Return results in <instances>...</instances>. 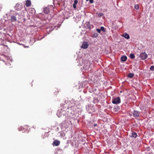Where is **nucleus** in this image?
<instances>
[{
  "label": "nucleus",
  "mask_w": 154,
  "mask_h": 154,
  "mask_svg": "<svg viewBox=\"0 0 154 154\" xmlns=\"http://www.w3.org/2000/svg\"><path fill=\"white\" fill-rule=\"evenodd\" d=\"M130 112L133 114V116L136 119H137L140 115V112L135 109H134L132 111H130Z\"/></svg>",
  "instance_id": "1"
},
{
  "label": "nucleus",
  "mask_w": 154,
  "mask_h": 154,
  "mask_svg": "<svg viewBox=\"0 0 154 154\" xmlns=\"http://www.w3.org/2000/svg\"><path fill=\"white\" fill-rule=\"evenodd\" d=\"M112 103L114 104H119L121 103L120 98L118 97H117L113 98L112 99Z\"/></svg>",
  "instance_id": "2"
},
{
  "label": "nucleus",
  "mask_w": 154,
  "mask_h": 154,
  "mask_svg": "<svg viewBox=\"0 0 154 154\" xmlns=\"http://www.w3.org/2000/svg\"><path fill=\"white\" fill-rule=\"evenodd\" d=\"M139 57L141 60H144L147 58L148 55L145 52H143L140 54Z\"/></svg>",
  "instance_id": "3"
},
{
  "label": "nucleus",
  "mask_w": 154,
  "mask_h": 154,
  "mask_svg": "<svg viewBox=\"0 0 154 154\" xmlns=\"http://www.w3.org/2000/svg\"><path fill=\"white\" fill-rule=\"evenodd\" d=\"M11 42H10V41L8 40V39H4L1 42V44L2 45L8 47V46L7 45L9 43H11Z\"/></svg>",
  "instance_id": "4"
},
{
  "label": "nucleus",
  "mask_w": 154,
  "mask_h": 154,
  "mask_svg": "<svg viewBox=\"0 0 154 154\" xmlns=\"http://www.w3.org/2000/svg\"><path fill=\"white\" fill-rule=\"evenodd\" d=\"M106 31L105 28L103 26H101L100 29H97V32L99 33L102 34Z\"/></svg>",
  "instance_id": "5"
},
{
  "label": "nucleus",
  "mask_w": 154,
  "mask_h": 154,
  "mask_svg": "<svg viewBox=\"0 0 154 154\" xmlns=\"http://www.w3.org/2000/svg\"><path fill=\"white\" fill-rule=\"evenodd\" d=\"M22 8V5L19 4H16L15 6V9L17 11H20Z\"/></svg>",
  "instance_id": "6"
},
{
  "label": "nucleus",
  "mask_w": 154,
  "mask_h": 154,
  "mask_svg": "<svg viewBox=\"0 0 154 154\" xmlns=\"http://www.w3.org/2000/svg\"><path fill=\"white\" fill-rule=\"evenodd\" d=\"M88 45L87 42H84L81 46V48L83 49H86L88 48Z\"/></svg>",
  "instance_id": "7"
},
{
  "label": "nucleus",
  "mask_w": 154,
  "mask_h": 154,
  "mask_svg": "<svg viewBox=\"0 0 154 154\" xmlns=\"http://www.w3.org/2000/svg\"><path fill=\"white\" fill-rule=\"evenodd\" d=\"M120 109V107L119 106L117 105H116L114 106L113 110L115 112H117L119 111V110Z\"/></svg>",
  "instance_id": "8"
},
{
  "label": "nucleus",
  "mask_w": 154,
  "mask_h": 154,
  "mask_svg": "<svg viewBox=\"0 0 154 154\" xmlns=\"http://www.w3.org/2000/svg\"><path fill=\"white\" fill-rule=\"evenodd\" d=\"M60 144V141L59 140H55L53 142V144L54 146H58Z\"/></svg>",
  "instance_id": "9"
},
{
  "label": "nucleus",
  "mask_w": 154,
  "mask_h": 154,
  "mask_svg": "<svg viewBox=\"0 0 154 154\" xmlns=\"http://www.w3.org/2000/svg\"><path fill=\"white\" fill-rule=\"evenodd\" d=\"M44 12L46 14H48L50 12L49 9L48 7H45L44 8Z\"/></svg>",
  "instance_id": "10"
},
{
  "label": "nucleus",
  "mask_w": 154,
  "mask_h": 154,
  "mask_svg": "<svg viewBox=\"0 0 154 154\" xmlns=\"http://www.w3.org/2000/svg\"><path fill=\"white\" fill-rule=\"evenodd\" d=\"M127 59V57L125 56H122L121 58V60L122 61H126Z\"/></svg>",
  "instance_id": "11"
},
{
  "label": "nucleus",
  "mask_w": 154,
  "mask_h": 154,
  "mask_svg": "<svg viewBox=\"0 0 154 154\" xmlns=\"http://www.w3.org/2000/svg\"><path fill=\"white\" fill-rule=\"evenodd\" d=\"M26 5L27 7H29L31 5V2L30 0H28L26 1Z\"/></svg>",
  "instance_id": "12"
},
{
  "label": "nucleus",
  "mask_w": 154,
  "mask_h": 154,
  "mask_svg": "<svg viewBox=\"0 0 154 154\" xmlns=\"http://www.w3.org/2000/svg\"><path fill=\"white\" fill-rule=\"evenodd\" d=\"M86 28L88 29H91L93 28V25H90L89 23H88L86 25Z\"/></svg>",
  "instance_id": "13"
},
{
  "label": "nucleus",
  "mask_w": 154,
  "mask_h": 154,
  "mask_svg": "<svg viewBox=\"0 0 154 154\" xmlns=\"http://www.w3.org/2000/svg\"><path fill=\"white\" fill-rule=\"evenodd\" d=\"M122 36L125 37V38H130L129 35L127 33H123L122 35Z\"/></svg>",
  "instance_id": "14"
},
{
  "label": "nucleus",
  "mask_w": 154,
  "mask_h": 154,
  "mask_svg": "<svg viewBox=\"0 0 154 154\" xmlns=\"http://www.w3.org/2000/svg\"><path fill=\"white\" fill-rule=\"evenodd\" d=\"M137 136V135L136 133L134 132H133L132 133L131 135V137H132L136 138Z\"/></svg>",
  "instance_id": "15"
},
{
  "label": "nucleus",
  "mask_w": 154,
  "mask_h": 154,
  "mask_svg": "<svg viewBox=\"0 0 154 154\" xmlns=\"http://www.w3.org/2000/svg\"><path fill=\"white\" fill-rule=\"evenodd\" d=\"M78 3V0H75L74 1V3L73 4V8L75 9L76 8V5Z\"/></svg>",
  "instance_id": "16"
},
{
  "label": "nucleus",
  "mask_w": 154,
  "mask_h": 154,
  "mask_svg": "<svg viewBox=\"0 0 154 154\" xmlns=\"http://www.w3.org/2000/svg\"><path fill=\"white\" fill-rule=\"evenodd\" d=\"M134 75V73H130L128 74V76L129 78H131L133 77Z\"/></svg>",
  "instance_id": "17"
},
{
  "label": "nucleus",
  "mask_w": 154,
  "mask_h": 154,
  "mask_svg": "<svg viewBox=\"0 0 154 154\" xmlns=\"http://www.w3.org/2000/svg\"><path fill=\"white\" fill-rule=\"evenodd\" d=\"M11 19L12 22H14L16 20V17L14 16H12L11 17Z\"/></svg>",
  "instance_id": "18"
},
{
  "label": "nucleus",
  "mask_w": 154,
  "mask_h": 154,
  "mask_svg": "<svg viewBox=\"0 0 154 154\" xmlns=\"http://www.w3.org/2000/svg\"><path fill=\"white\" fill-rule=\"evenodd\" d=\"M129 57L131 59H133L135 58V56L134 54L131 53L130 54Z\"/></svg>",
  "instance_id": "19"
},
{
  "label": "nucleus",
  "mask_w": 154,
  "mask_h": 154,
  "mask_svg": "<svg viewBox=\"0 0 154 154\" xmlns=\"http://www.w3.org/2000/svg\"><path fill=\"white\" fill-rule=\"evenodd\" d=\"M84 68L85 70H88L89 68V66H87L85 65L84 66Z\"/></svg>",
  "instance_id": "20"
},
{
  "label": "nucleus",
  "mask_w": 154,
  "mask_h": 154,
  "mask_svg": "<svg viewBox=\"0 0 154 154\" xmlns=\"http://www.w3.org/2000/svg\"><path fill=\"white\" fill-rule=\"evenodd\" d=\"M150 69L151 71H154V66H152L150 67Z\"/></svg>",
  "instance_id": "21"
},
{
  "label": "nucleus",
  "mask_w": 154,
  "mask_h": 154,
  "mask_svg": "<svg viewBox=\"0 0 154 154\" xmlns=\"http://www.w3.org/2000/svg\"><path fill=\"white\" fill-rule=\"evenodd\" d=\"M32 11V13H34L35 11V10L33 8H31L29 9V11Z\"/></svg>",
  "instance_id": "22"
},
{
  "label": "nucleus",
  "mask_w": 154,
  "mask_h": 154,
  "mask_svg": "<svg viewBox=\"0 0 154 154\" xmlns=\"http://www.w3.org/2000/svg\"><path fill=\"white\" fill-rule=\"evenodd\" d=\"M134 8L137 10H138L139 9V6L138 5H136L134 6Z\"/></svg>",
  "instance_id": "23"
},
{
  "label": "nucleus",
  "mask_w": 154,
  "mask_h": 154,
  "mask_svg": "<svg viewBox=\"0 0 154 154\" xmlns=\"http://www.w3.org/2000/svg\"><path fill=\"white\" fill-rule=\"evenodd\" d=\"M103 15V14L102 13H99L98 14V16L99 17H101Z\"/></svg>",
  "instance_id": "24"
},
{
  "label": "nucleus",
  "mask_w": 154,
  "mask_h": 154,
  "mask_svg": "<svg viewBox=\"0 0 154 154\" xmlns=\"http://www.w3.org/2000/svg\"><path fill=\"white\" fill-rule=\"evenodd\" d=\"M146 149L147 150L149 151L150 150V148L149 147H146Z\"/></svg>",
  "instance_id": "25"
},
{
  "label": "nucleus",
  "mask_w": 154,
  "mask_h": 154,
  "mask_svg": "<svg viewBox=\"0 0 154 154\" xmlns=\"http://www.w3.org/2000/svg\"><path fill=\"white\" fill-rule=\"evenodd\" d=\"M100 98H99V97L97 98V103L98 102V101H99L100 100Z\"/></svg>",
  "instance_id": "26"
},
{
  "label": "nucleus",
  "mask_w": 154,
  "mask_h": 154,
  "mask_svg": "<svg viewBox=\"0 0 154 154\" xmlns=\"http://www.w3.org/2000/svg\"><path fill=\"white\" fill-rule=\"evenodd\" d=\"M99 82V83L98 84V83H97V86H99L100 85V82Z\"/></svg>",
  "instance_id": "27"
},
{
  "label": "nucleus",
  "mask_w": 154,
  "mask_h": 154,
  "mask_svg": "<svg viewBox=\"0 0 154 154\" xmlns=\"http://www.w3.org/2000/svg\"><path fill=\"white\" fill-rule=\"evenodd\" d=\"M89 0L90 1V2L91 3H92L93 2V0Z\"/></svg>",
  "instance_id": "28"
},
{
  "label": "nucleus",
  "mask_w": 154,
  "mask_h": 154,
  "mask_svg": "<svg viewBox=\"0 0 154 154\" xmlns=\"http://www.w3.org/2000/svg\"><path fill=\"white\" fill-rule=\"evenodd\" d=\"M129 115L130 116L133 115V114H132L131 112L129 114Z\"/></svg>",
  "instance_id": "29"
},
{
  "label": "nucleus",
  "mask_w": 154,
  "mask_h": 154,
  "mask_svg": "<svg viewBox=\"0 0 154 154\" xmlns=\"http://www.w3.org/2000/svg\"><path fill=\"white\" fill-rule=\"evenodd\" d=\"M148 154H153V153L152 152H150L148 153Z\"/></svg>",
  "instance_id": "30"
},
{
  "label": "nucleus",
  "mask_w": 154,
  "mask_h": 154,
  "mask_svg": "<svg viewBox=\"0 0 154 154\" xmlns=\"http://www.w3.org/2000/svg\"><path fill=\"white\" fill-rule=\"evenodd\" d=\"M96 126V124H94V127H95Z\"/></svg>",
  "instance_id": "31"
},
{
  "label": "nucleus",
  "mask_w": 154,
  "mask_h": 154,
  "mask_svg": "<svg viewBox=\"0 0 154 154\" xmlns=\"http://www.w3.org/2000/svg\"><path fill=\"white\" fill-rule=\"evenodd\" d=\"M44 37H43L41 38H43Z\"/></svg>",
  "instance_id": "32"
},
{
  "label": "nucleus",
  "mask_w": 154,
  "mask_h": 154,
  "mask_svg": "<svg viewBox=\"0 0 154 154\" xmlns=\"http://www.w3.org/2000/svg\"><path fill=\"white\" fill-rule=\"evenodd\" d=\"M87 1H88L89 0H86Z\"/></svg>",
  "instance_id": "33"
},
{
  "label": "nucleus",
  "mask_w": 154,
  "mask_h": 154,
  "mask_svg": "<svg viewBox=\"0 0 154 154\" xmlns=\"http://www.w3.org/2000/svg\"><path fill=\"white\" fill-rule=\"evenodd\" d=\"M97 81H98V80H97Z\"/></svg>",
  "instance_id": "34"
},
{
  "label": "nucleus",
  "mask_w": 154,
  "mask_h": 154,
  "mask_svg": "<svg viewBox=\"0 0 154 154\" xmlns=\"http://www.w3.org/2000/svg\"><path fill=\"white\" fill-rule=\"evenodd\" d=\"M151 146H153V145H151Z\"/></svg>",
  "instance_id": "35"
},
{
  "label": "nucleus",
  "mask_w": 154,
  "mask_h": 154,
  "mask_svg": "<svg viewBox=\"0 0 154 154\" xmlns=\"http://www.w3.org/2000/svg\"><path fill=\"white\" fill-rule=\"evenodd\" d=\"M153 149H154V148H153Z\"/></svg>",
  "instance_id": "36"
}]
</instances>
